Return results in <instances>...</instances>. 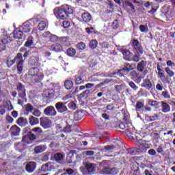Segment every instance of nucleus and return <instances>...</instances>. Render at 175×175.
Returning a JSON list of instances; mask_svg holds the SVG:
<instances>
[{
	"mask_svg": "<svg viewBox=\"0 0 175 175\" xmlns=\"http://www.w3.org/2000/svg\"><path fill=\"white\" fill-rule=\"evenodd\" d=\"M77 49L78 50H85V44L83 42H80L76 45Z\"/></svg>",
	"mask_w": 175,
	"mask_h": 175,
	"instance_id": "c03bdc74",
	"label": "nucleus"
},
{
	"mask_svg": "<svg viewBox=\"0 0 175 175\" xmlns=\"http://www.w3.org/2000/svg\"><path fill=\"white\" fill-rule=\"evenodd\" d=\"M67 55L69 57H74V55H76V49H75L73 48H68L67 49Z\"/></svg>",
	"mask_w": 175,
	"mask_h": 175,
	"instance_id": "79ce46f5",
	"label": "nucleus"
},
{
	"mask_svg": "<svg viewBox=\"0 0 175 175\" xmlns=\"http://www.w3.org/2000/svg\"><path fill=\"white\" fill-rule=\"evenodd\" d=\"M40 120L41 126H43L44 129L50 128V125H51V120L49 119V118H40Z\"/></svg>",
	"mask_w": 175,
	"mask_h": 175,
	"instance_id": "4468645a",
	"label": "nucleus"
},
{
	"mask_svg": "<svg viewBox=\"0 0 175 175\" xmlns=\"http://www.w3.org/2000/svg\"><path fill=\"white\" fill-rule=\"evenodd\" d=\"M135 107L136 109H142V107H144V103L141 101H137Z\"/></svg>",
	"mask_w": 175,
	"mask_h": 175,
	"instance_id": "e2e57ef3",
	"label": "nucleus"
},
{
	"mask_svg": "<svg viewBox=\"0 0 175 175\" xmlns=\"http://www.w3.org/2000/svg\"><path fill=\"white\" fill-rule=\"evenodd\" d=\"M19 29L22 30L23 33H28L31 32V30L32 29V24L29 21H26Z\"/></svg>",
	"mask_w": 175,
	"mask_h": 175,
	"instance_id": "9b49d317",
	"label": "nucleus"
},
{
	"mask_svg": "<svg viewBox=\"0 0 175 175\" xmlns=\"http://www.w3.org/2000/svg\"><path fill=\"white\" fill-rule=\"evenodd\" d=\"M25 110L28 113H32V111L33 110V107L30 103L27 104L25 106Z\"/></svg>",
	"mask_w": 175,
	"mask_h": 175,
	"instance_id": "09e8293b",
	"label": "nucleus"
},
{
	"mask_svg": "<svg viewBox=\"0 0 175 175\" xmlns=\"http://www.w3.org/2000/svg\"><path fill=\"white\" fill-rule=\"evenodd\" d=\"M31 46H33L32 38H28L27 41L25 43V47H31Z\"/></svg>",
	"mask_w": 175,
	"mask_h": 175,
	"instance_id": "a18cd8bd",
	"label": "nucleus"
},
{
	"mask_svg": "<svg viewBox=\"0 0 175 175\" xmlns=\"http://www.w3.org/2000/svg\"><path fill=\"white\" fill-rule=\"evenodd\" d=\"M162 116H163V113H162V112H159L152 116V118H153V121H156L157 120H159V117H162Z\"/></svg>",
	"mask_w": 175,
	"mask_h": 175,
	"instance_id": "5fc2aeb1",
	"label": "nucleus"
},
{
	"mask_svg": "<svg viewBox=\"0 0 175 175\" xmlns=\"http://www.w3.org/2000/svg\"><path fill=\"white\" fill-rule=\"evenodd\" d=\"M131 70H133V66H132V65H131V64L124 63L122 66V69L118 70V71L117 72V75H118V76H120V77H122V76H124V74L122 72L123 71L126 72V73H129V72H131Z\"/></svg>",
	"mask_w": 175,
	"mask_h": 175,
	"instance_id": "6e6552de",
	"label": "nucleus"
},
{
	"mask_svg": "<svg viewBox=\"0 0 175 175\" xmlns=\"http://www.w3.org/2000/svg\"><path fill=\"white\" fill-rule=\"evenodd\" d=\"M136 146L138 148H133L130 150V154H140V152H143V151H146L147 150V144L143 139H139L136 142Z\"/></svg>",
	"mask_w": 175,
	"mask_h": 175,
	"instance_id": "20e7f679",
	"label": "nucleus"
},
{
	"mask_svg": "<svg viewBox=\"0 0 175 175\" xmlns=\"http://www.w3.org/2000/svg\"><path fill=\"white\" fill-rule=\"evenodd\" d=\"M46 151V146L44 145L37 146L34 148L35 154H42Z\"/></svg>",
	"mask_w": 175,
	"mask_h": 175,
	"instance_id": "7c9ffc66",
	"label": "nucleus"
},
{
	"mask_svg": "<svg viewBox=\"0 0 175 175\" xmlns=\"http://www.w3.org/2000/svg\"><path fill=\"white\" fill-rule=\"evenodd\" d=\"M16 62V59H14L12 60L10 59H8L6 62V64L8 65V66L9 68H10V66H12V65H14V64Z\"/></svg>",
	"mask_w": 175,
	"mask_h": 175,
	"instance_id": "0e129e2a",
	"label": "nucleus"
},
{
	"mask_svg": "<svg viewBox=\"0 0 175 175\" xmlns=\"http://www.w3.org/2000/svg\"><path fill=\"white\" fill-rule=\"evenodd\" d=\"M29 75L32 83H39L43 80V73L39 71V68L37 67H32L30 68L29 70Z\"/></svg>",
	"mask_w": 175,
	"mask_h": 175,
	"instance_id": "f03ea898",
	"label": "nucleus"
},
{
	"mask_svg": "<svg viewBox=\"0 0 175 175\" xmlns=\"http://www.w3.org/2000/svg\"><path fill=\"white\" fill-rule=\"evenodd\" d=\"M101 49H109V43L107 42H103L100 43Z\"/></svg>",
	"mask_w": 175,
	"mask_h": 175,
	"instance_id": "69168bd1",
	"label": "nucleus"
},
{
	"mask_svg": "<svg viewBox=\"0 0 175 175\" xmlns=\"http://www.w3.org/2000/svg\"><path fill=\"white\" fill-rule=\"evenodd\" d=\"M139 29H140L141 32H148V27H147L143 25H141L139 26Z\"/></svg>",
	"mask_w": 175,
	"mask_h": 175,
	"instance_id": "680f3d73",
	"label": "nucleus"
},
{
	"mask_svg": "<svg viewBox=\"0 0 175 175\" xmlns=\"http://www.w3.org/2000/svg\"><path fill=\"white\" fill-rule=\"evenodd\" d=\"M33 111L32 112L33 116H34L35 117H40V116L42 115V112L40 111V110L34 108Z\"/></svg>",
	"mask_w": 175,
	"mask_h": 175,
	"instance_id": "de8ad7c7",
	"label": "nucleus"
},
{
	"mask_svg": "<svg viewBox=\"0 0 175 175\" xmlns=\"http://www.w3.org/2000/svg\"><path fill=\"white\" fill-rule=\"evenodd\" d=\"M94 154H95V152L92 150H88V151L83 152V155H87L88 157H92Z\"/></svg>",
	"mask_w": 175,
	"mask_h": 175,
	"instance_id": "052dcab7",
	"label": "nucleus"
},
{
	"mask_svg": "<svg viewBox=\"0 0 175 175\" xmlns=\"http://www.w3.org/2000/svg\"><path fill=\"white\" fill-rule=\"evenodd\" d=\"M31 133L30 135H33L35 136L34 140L36 139H39L40 136H42V133H43V130L40 127H35L31 129Z\"/></svg>",
	"mask_w": 175,
	"mask_h": 175,
	"instance_id": "f8f14e48",
	"label": "nucleus"
},
{
	"mask_svg": "<svg viewBox=\"0 0 175 175\" xmlns=\"http://www.w3.org/2000/svg\"><path fill=\"white\" fill-rule=\"evenodd\" d=\"M89 46L90 49H96V46H98V41L96 40H92L89 43Z\"/></svg>",
	"mask_w": 175,
	"mask_h": 175,
	"instance_id": "37998d69",
	"label": "nucleus"
},
{
	"mask_svg": "<svg viewBox=\"0 0 175 175\" xmlns=\"http://www.w3.org/2000/svg\"><path fill=\"white\" fill-rule=\"evenodd\" d=\"M140 55L141 54H135L133 56L132 59L134 62H139L140 61Z\"/></svg>",
	"mask_w": 175,
	"mask_h": 175,
	"instance_id": "4d7b16f0",
	"label": "nucleus"
},
{
	"mask_svg": "<svg viewBox=\"0 0 175 175\" xmlns=\"http://www.w3.org/2000/svg\"><path fill=\"white\" fill-rule=\"evenodd\" d=\"M80 170L83 174H95L96 165L90 162L85 163L84 167H81Z\"/></svg>",
	"mask_w": 175,
	"mask_h": 175,
	"instance_id": "7ed1b4c3",
	"label": "nucleus"
},
{
	"mask_svg": "<svg viewBox=\"0 0 175 175\" xmlns=\"http://www.w3.org/2000/svg\"><path fill=\"white\" fill-rule=\"evenodd\" d=\"M43 36L44 38H49L50 42L55 43V42H58V36L51 34L49 31H46L44 33Z\"/></svg>",
	"mask_w": 175,
	"mask_h": 175,
	"instance_id": "f3484780",
	"label": "nucleus"
},
{
	"mask_svg": "<svg viewBox=\"0 0 175 175\" xmlns=\"http://www.w3.org/2000/svg\"><path fill=\"white\" fill-rule=\"evenodd\" d=\"M6 50V44L0 40V51H4Z\"/></svg>",
	"mask_w": 175,
	"mask_h": 175,
	"instance_id": "13d9d810",
	"label": "nucleus"
},
{
	"mask_svg": "<svg viewBox=\"0 0 175 175\" xmlns=\"http://www.w3.org/2000/svg\"><path fill=\"white\" fill-rule=\"evenodd\" d=\"M147 65V62L142 60L137 65V69L139 72H144V68Z\"/></svg>",
	"mask_w": 175,
	"mask_h": 175,
	"instance_id": "c85d7f7f",
	"label": "nucleus"
},
{
	"mask_svg": "<svg viewBox=\"0 0 175 175\" xmlns=\"http://www.w3.org/2000/svg\"><path fill=\"white\" fill-rule=\"evenodd\" d=\"M85 114V113H84V111H78L74 114V120L75 121H80V120H82Z\"/></svg>",
	"mask_w": 175,
	"mask_h": 175,
	"instance_id": "5701e85b",
	"label": "nucleus"
},
{
	"mask_svg": "<svg viewBox=\"0 0 175 175\" xmlns=\"http://www.w3.org/2000/svg\"><path fill=\"white\" fill-rule=\"evenodd\" d=\"M47 27V23H46V21H40V23L38 24V29L40 31H44L46 27Z\"/></svg>",
	"mask_w": 175,
	"mask_h": 175,
	"instance_id": "a19ab883",
	"label": "nucleus"
},
{
	"mask_svg": "<svg viewBox=\"0 0 175 175\" xmlns=\"http://www.w3.org/2000/svg\"><path fill=\"white\" fill-rule=\"evenodd\" d=\"M165 70L168 76H170V77H173V76H174V72L172 70H170V68L167 67L165 68Z\"/></svg>",
	"mask_w": 175,
	"mask_h": 175,
	"instance_id": "864d4df0",
	"label": "nucleus"
},
{
	"mask_svg": "<svg viewBox=\"0 0 175 175\" xmlns=\"http://www.w3.org/2000/svg\"><path fill=\"white\" fill-rule=\"evenodd\" d=\"M51 50H53V51L56 52L62 51V45H61L59 43L54 44L51 46Z\"/></svg>",
	"mask_w": 175,
	"mask_h": 175,
	"instance_id": "f704fd0d",
	"label": "nucleus"
},
{
	"mask_svg": "<svg viewBox=\"0 0 175 175\" xmlns=\"http://www.w3.org/2000/svg\"><path fill=\"white\" fill-rule=\"evenodd\" d=\"M73 152H76V150H71V152H70L67 157H66V162L67 163H76V161H75V153Z\"/></svg>",
	"mask_w": 175,
	"mask_h": 175,
	"instance_id": "b1692460",
	"label": "nucleus"
},
{
	"mask_svg": "<svg viewBox=\"0 0 175 175\" xmlns=\"http://www.w3.org/2000/svg\"><path fill=\"white\" fill-rule=\"evenodd\" d=\"M81 18L85 23H90L92 20V16L88 12H85L82 14Z\"/></svg>",
	"mask_w": 175,
	"mask_h": 175,
	"instance_id": "393cba45",
	"label": "nucleus"
},
{
	"mask_svg": "<svg viewBox=\"0 0 175 175\" xmlns=\"http://www.w3.org/2000/svg\"><path fill=\"white\" fill-rule=\"evenodd\" d=\"M29 65H31V66H38V65H39V57L32 56L29 59Z\"/></svg>",
	"mask_w": 175,
	"mask_h": 175,
	"instance_id": "412c9836",
	"label": "nucleus"
},
{
	"mask_svg": "<svg viewBox=\"0 0 175 175\" xmlns=\"http://www.w3.org/2000/svg\"><path fill=\"white\" fill-rule=\"evenodd\" d=\"M161 95L163 96V98H165L166 99H170V95L169 94V92L167 91L162 92Z\"/></svg>",
	"mask_w": 175,
	"mask_h": 175,
	"instance_id": "774afa93",
	"label": "nucleus"
},
{
	"mask_svg": "<svg viewBox=\"0 0 175 175\" xmlns=\"http://www.w3.org/2000/svg\"><path fill=\"white\" fill-rule=\"evenodd\" d=\"M66 102H57L55 105V107L58 113H70V111L68 110V107L66 106Z\"/></svg>",
	"mask_w": 175,
	"mask_h": 175,
	"instance_id": "0eeeda50",
	"label": "nucleus"
},
{
	"mask_svg": "<svg viewBox=\"0 0 175 175\" xmlns=\"http://www.w3.org/2000/svg\"><path fill=\"white\" fill-rule=\"evenodd\" d=\"M90 90H86L85 91H83L82 93H81L80 94L78 95V98H80L81 99H83V98H88L89 95H90Z\"/></svg>",
	"mask_w": 175,
	"mask_h": 175,
	"instance_id": "4c0bfd02",
	"label": "nucleus"
},
{
	"mask_svg": "<svg viewBox=\"0 0 175 175\" xmlns=\"http://www.w3.org/2000/svg\"><path fill=\"white\" fill-rule=\"evenodd\" d=\"M23 132L24 133H27V135H31V133H32V129H31L29 127H25L23 129Z\"/></svg>",
	"mask_w": 175,
	"mask_h": 175,
	"instance_id": "338daca9",
	"label": "nucleus"
},
{
	"mask_svg": "<svg viewBox=\"0 0 175 175\" xmlns=\"http://www.w3.org/2000/svg\"><path fill=\"white\" fill-rule=\"evenodd\" d=\"M15 148L17 151H19L20 152H22V151H24L25 148H27V145L24 144L23 142H17L14 144Z\"/></svg>",
	"mask_w": 175,
	"mask_h": 175,
	"instance_id": "aec40b11",
	"label": "nucleus"
},
{
	"mask_svg": "<svg viewBox=\"0 0 175 175\" xmlns=\"http://www.w3.org/2000/svg\"><path fill=\"white\" fill-rule=\"evenodd\" d=\"M161 105L162 107L161 111H163V113H169V111H170V105L167 104V103L161 101Z\"/></svg>",
	"mask_w": 175,
	"mask_h": 175,
	"instance_id": "bb28decb",
	"label": "nucleus"
},
{
	"mask_svg": "<svg viewBox=\"0 0 175 175\" xmlns=\"http://www.w3.org/2000/svg\"><path fill=\"white\" fill-rule=\"evenodd\" d=\"M29 122L31 126H33V125H38L39 124V119L34 116H29Z\"/></svg>",
	"mask_w": 175,
	"mask_h": 175,
	"instance_id": "72a5a7b5",
	"label": "nucleus"
},
{
	"mask_svg": "<svg viewBox=\"0 0 175 175\" xmlns=\"http://www.w3.org/2000/svg\"><path fill=\"white\" fill-rule=\"evenodd\" d=\"M44 113L46 116H57V111L55 110V108L53 106H49L44 109Z\"/></svg>",
	"mask_w": 175,
	"mask_h": 175,
	"instance_id": "ddd939ff",
	"label": "nucleus"
},
{
	"mask_svg": "<svg viewBox=\"0 0 175 175\" xmlns=\"http://www.w3.org/2000/svg\"><path fill=\"white\" fill-rule=\"evenodd\" d=\"M118 27H120V23L118 22V20H115L113 23H112V28L113 29H117L118 28Z\"/></svg>",
	"mask_w": 175,
	"mask_h": 175,
	"instance_id": "6e6d98bb",
	"label": "nucleus"
},
{
	"mask_svg": "<svg viewBox=\"0 0 175 175\" xmlns=\"http://www.w3.org/2000/svg\"><path fill=\"white\" fill-rule=\"evenodd\" d=\"M129 85L131 87V88H132V90H133V91H137V90L139 88V87H137V85H136L133 81H129Z\"/></svg>",
	"mask_w": 175,
	"mask_h": 175,
	"instance_id": "603ef678",
	"label": "nucleus"
},
{
	"mask_svg": "<svg viewBox=\"0 0 175 175\" xmlns=\"http://www.w3.org/2000/svg\"><path fill=\"white\" fill-rule=\"evenodd\" d=\"M16 123L18 125H20V126H25V125H28V120L25 118L20 117L17 119Z\"/></svg>",
	"mask_w": 175,
	"mask_h": 175,
	"instance_id": "cd10ccee",
	"label": "nucleus"
},
{
	"mask_svg": "<svg viewBox=\"0 0 175 175\" xmlns=\"http://www.w3.org/2000/svg\"><path fill=\"white\" fill-rule=\"evenodd\" d=\"M53 169H54V166H53L51 163H47L42 165L41 167V170H42V172H49V170H51Z\"/></svg>",
	"mask_w": 175,
	"mask_h": 175,
	"instance_id": "473e14b6",
	"label": "nucleus"
},
{
	"mask_svg": "<svg viewBox=\"0 0 175 175\" xmlns=\"http://www.w3.org/2000/svg\"><path fill=\"white\" fill-rule=\"evenodd\" d=\"M16 91L21 99H27V93L25 92V86L23 83L18 82L16 85Z\"/></svg>",
	"mask_w": 175,
	"mask_h": 175,
	"instance_id": "423d86ee",
	"label": "nucleus"
},
{
	"mask_svg": "<svg viewBox=\"0 0 175 175\" xmlns=\"http://www.w3.org/2000/svg\"><path fill=\"white\" fill-rule=\"evenodd\" d=\"M96 126L98 128V129L105 130L107 128V124L103 122V120L98 118L95 121Z\"/></svg>",
	"mask_w": 175,
	"mask_h": 175,
	"instance_id": "dca6fc26",
	"label": "nucleus"
},
{
	"mask_svg": "<svg viewBox=\"0 0 175 175\" xmlns=\"http://www.w3.org/2000/svg\"><path fill=\"white\" fill-rule=\"evenodd\" d=\"M36 169V163L33 161L29 162L25 167L26 172L32 173Z\"/></svg>",
	"mask_w": 175,
	"mask_h": 175,
	"instance_id": "2eb2a0df",
	"label": "nucleus"
},
{
	"mask_svg": "<svg viewBox=\"0 0 175 175\" xmlns=\"http://www.w3.org/2000/svg\"><path fill=\"white\" fill-rule=\"evenodd\" d=\"M0 40L4 42L5 44H8V43H10V42H12V38H10V36H8L6 32L4 31L3 35H1V36Z\"/></svg>",
	"mask_w": 175,
	"mask_h": 175,
	"instance_id": "4be33fe9",
	"label": "nucleus"
},
{
	"mask_svg": "<svg viewBox=\"0 0 175 175\" xmlns=\"http://www.w3.org/2000/svg\"><path fill=\"white\" fill-rule=\"evenodd\" d=\"M148 103L150 106H158V105H159V103H158L157 100H148Z\"/></svg>",
	"mask_w": 175,
	"mask_h": 175,
	"instance_id": "bf43d9fd",
	"label": "nucleus"
},
{
	"mask_svg": "<svg viewBox=\"0 0 175 175\" xmlns=\"http://www.w3.org/2000/svg\"><path fill=\"white\" fill-rule=\"evenodd\" d=\"M42 99L45 102H47V100H50L53 96H54V90L53 89H48L46 90H44L42 94Z\"/></svg>",
	"mask_w": 175,
	"mask_h": 175,
	"instance_id": "9d476101",
	"label": "nucleus"
},
{
	"mask_svg": "<svg viewBox=\"0 0 175 175\" xmlns=\"http://www.w3.org/2000/svg\"><path fill=\"white\" fill-rule=\"evenodd\" d=\"M64 87L66 90H72V88H73V81L70 80H66L64 82Z\"/></svg>",
	"mask_w": 175,
	"mask_h": 175,
	"instance_id": "e433bc0d",
	"label": "nucleus"
},
{
	"mask_svg": "<svg viewBox=\"0 0 175 175\" xmlns=\"http://www.w3.org/2000/svg\"><path fill=\"white\" fill-rule=\"evenodd\" d=\"M23 35H24V33L22 31V30L20 28L16 29L14 31V39H21L23 38Z\"/></svg>",
	"mask_w": 175,
	"mask_h": 175,
	"instance_id": "2f4dec72",
	"label": "nucleus"
},
{
	"mask_svg": "<svg viewBox=\"0 0 175 175\" xmlns=\"http://www.w3.org/2000/svg\"><path fill=\"white\" fill-rule=\"evenodd\" d=\"M121 53H122L123 55L126 57V59H131L132 57V53L129 50L126 49H119Z\"/></svg>",
	"mask_w": 175,
	"mask_h": 175,
	"instance_id": "c9c22d12",
	"label": "nucleus"
},
{
	"mask_svg": "<svg viewBox=\"0 0 175 175\" xmlns=\"http://www.w3.org/2000/svg\"><path fill=\"white\" fill-rule=\"evenodd\" d=\"M54 14L57 18L66 20V18H69V14H73V9L70 5L64 4L59 8H55Z\"/></svg>",
	"mask_w": 175,
	"mask_h": 175,
	"instance_id": "f257e3e1",
	"label": "nucleus"
},
{
	"mask_svg": "<svg viewBox=\"0 0 175 175\" xmlns=\"http://www.w3.org/2000/svg\"><path fill=\"white\" fill-rule=\"evenodd\" d=\"M131 46L135 50L137 54H143V46L137 40H133L131 42Z\"/></svg>",
	"mask_w": 175,
	"mask_h": 175,
	"instance_id": "1a4fd4ad",
	"label": "nucleus"
},
{
	"mask_svg": "<svg viewBox=\"0 0 175 175\" xmlns=\"http://www.w3.org/2000/svg\"><path fill=\"white\" fill-rule=\"evenodd\" d=\"M75 84L77 85H79L80 84H84V79H83V75H79L76 78Z\"/></svg>",
	"mask_w": 175,
	"mask_h": 175,
	"instance_id": "ea45409f",
	"label": "nucleus"
},
{
	"mask_svg": "<svg viewBox=\"0 0 175 175\" xmlns=\"http://www.w3.org/2000/svg\"><path fill=\"white\" fill-rule=\"evenodd\" d=\"M30 140H35V135H33V134H27L22 138L23 143L29 144Z\"/></svg>",
	"mask_w": 175,
	"mask_h": 175,
	"instance_id": "a878e982",
	"label": "nucleus"
},
{
	"mask_svg": "<svg viewBox=\"0 0 175 175\" xmlns=\"http://www.w3.org/2000/svg\"><path fill=\"white\" fill-rule=\"evenodd\" d=\"M21 129L17 125H14L11 126L10 133L12 136H18L20 135V132Z\"/></svg>",
	"mask_w": 175,
	"mask_h": 175,
	"instance_id": "a211bd4d",
	"label": "nucleus"
},
{
	"mask_svg": "<svg viewBox=\"0 0 175 175\" xmlns=\"http://www.w3.org/2000/svg\"><path fill=\"white\" fill-rule=\"evenodd\" d=\"M100 166L103 167V172L105 174H117L118 173V170L116 167H111L109 165V161L104 160L100 163Z\"/></svg>",
	"mask_w": 175,
	"mask_h": 175,
	"instance_id": "39448f33",
	"label": "nucleus"
},
{
	"mask_svg": "<svg viewBox=\"0 0 175 175\" xmlns=\"http://www.w3.org/2000/svg\"><path fill=\"white\" fill-rule=\"evenodd\" d=\"M23 65H24V60H19L17 64V69L19 74L23 73Z\"/></svg>",
	"mask_w": 175,
	"mask_h": 175,
	"instance_id": "58836bf2",
	"label": "nucleus"
},
{
	"mask_svg": "<svg viewBox=\"0 0 175 175\" xmlns=\"http://www.w3.org/2000/svg\"><path fill=\"white\" fill-rule=\"evenodd\" d=\"M61 175H75V171L71 168H68L66 169V172L62 174Z\"/></svg>",
	"mask_w": 175,
	"mask_h": 175,
	"instance_id": "49530a36",
	"label": "nucleus"
},
{
	"mask_svg": "<svg viewBox=\"0 0 175 175\" xmlns=\"http://www.w3.org/2000/svg\"><path fill=\"white\" fill-rule=\"evenodd\" d=\"M53 158L57 163H62L64 162V158H65V154L57 152L54 154Z\"/></svg>",
	"mask_w": 175,
	"mask_h": 175,
	"instance_id": "6ab92c4d",
	"label": "nucleus"
},
{
	"mask_svg": "<svg viewBox=\"0 0 175 175\" xmlns=\"http://www.w3.org/2000/svg\"><path fill=\"white\" fill-rule=\"evenodd\" d=\"M65 133H70L72 132V126L69 124H66V126L63 129Z\"/></svg>",
	"mask_w": 175,
	"mask_h": 175,
	"instance_id": "8fccbe9b",
	"label": "nucleus"
},
{
	"mask_svg": "<svg viewBox=\"0 0 175 175\" xmlns=\"http://www.w3.org/2000/svg\"><path fill=\"white\" fill-rule=\"evenodd\" d=\"M142 87L146 88V90H151V88H152V83H151L150 79H144V82L142 84Z\"/></svg>",
	"mask_w": 175,
	"mask_h": 175,
	"instance_id": "c756f323",
	"label": "nucleus"
},
{
	"mask_svg": "<svg viewBox=\"0 0 175 175\" xmlns=\"http://www.w3.org/2000/svg\"><path fill=\"white\" fill-rule=\"evenodd\" d=\"M68 107L69 109H71V110H76V109H77V105H76V103H75L73 101L69 103Z\"/></svg>",
	"mask_w": 175,
	"mask_h": 175,
	"instance_id": "3c124183",
	"label": "nucleus"
}]
</instances>
